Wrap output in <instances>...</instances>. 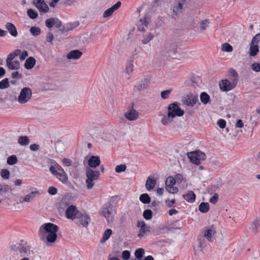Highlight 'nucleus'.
Instances as JSON below:
<instances>
[{"instance_id":"1","label":"nucleus","mask_w":260,"mask_h":260,"mask_svg":"<svg viewBox=\"0 0 260 260\" xmlns=\"http://www.w3.org/2000/svg\"><path fill=\"white\" fill-rule=\"evenodd\" d=\"M58 230L59 228L57 225L51 222L46 223L40 227L39 235L42 240L45 237V234L47 233L46 237L47 242L53 243L57 239V233Z\"/></svg>"},{"instance_id":"2","label":"nucleus","mask_w":260,"mask_h":260,"mask_svg":"<svg viewBox=\"0 0 260 260\" xmlns=\"http://www.w3.org/2000/svg\"><path fill=\"white\" fill-rule=\"evenodd\" d=\"M52 165L49 167V170L57 179L63 184L67 183L68 177L63 168L54 160H51Z\"/></svg>"},{"instance_id":"3","label":"nucleus","mask_w":260,"mask_h":260,"mask_svg":"<svg viewBox=\"0 0 260 260\" xmlns=\"http://www.w3.org/2000/svg\"><path fill=\"white\" fill-rule=\"evenodd\" d=\"M187 156L191 163L197 166L201 164V161L206 159L205 153L199 150L187 152Z\"/></svg>"},{"instance_id":"4","label":"nucleus","mask_w":260,"mask_h":260,"mask_svg":"<svg viewBox=\"0 0 260 260\" xmlns=\"http://www.w3.org/2000/svg\"><path fill=\"white\" fill-rule=\"evenodd\" d=\"M100 173L98 171H94L90 168H86V176L87 179L86 183L88 189H91L94 185V181L97 180L100 176Z\"/></svg>"},{"instance_id":"5","label":"nucleus","mask_w":260,"mask_h":260,"mask_svg":"<svg viewBox=\"0 0 260 260\" xmlns=\"http://www.w3.org/2000/svg\"><path fill=\"white\" fill-rule=\"evenodd\" d=\"M116 212L115 207L111 203H108L103 206L101 214L109 222L112 220Z\"/></svg>"},{"instance_id":"6","label":"nucleus","mask_w":260,"mask_h":260,"mask_svg":"<svg viewBox=\"0 0 260 260\" xmlns=\"http://www.w3.org/2000/svg\"><path fill=\"white\" fill-rule=\"evenodd\" d=\"M168 113L169 116L171 117V118H174L175 117H180L183 115L184 111L181 109L177 103H173L170 104L168 107Z\"/></svg>"},{"instance_id":"7","label":"nucleus","mask_w":260,"mask_h":260,"mask_svg":"<svg viewBox=\"0 0 260 260\" xmlns=\"http://www.w3.org/2000/svg\"><path fill=\"white\" fill-rule=\"evenodd\" d=\"M32 96V91L29 87H25L23 88L18 96L17 101L21 104L26 103Z\"/></svg>"},{"instance_id":"8","label":"nucleus","mask_w":260,"mask_h":260,"mask_svg":"<svg viewBox=\"0 0 260 260\" xmlns=\"http://www.w3.org/2000/svg\"><path fill=\"white\" fill-rule=\"evenodd\" d=\"M237 84L235 80L230 81L228 79H223L219 82V86L222 91L227 92L234 89Z\"/></svg>"},{"instance_id":"9","label":"nucleus","mask_w":260,"mask_h":260,"mask_svg":"<svg viewBox=\"0 0 260 260\" xmlns=\"http://www.w3.org/2000/svg\"><path fill=\"white\" fill-rule=\"evenodd\" d=\"M19 252L21 254V256L26 255L28 257H30V255L33 254V251L30 250V246L26 242L23 240L21 241V243L20 244Z\"/></svg>"},{"instance_id":"10","label":"nucleus","mask_w":260,"mask_h":260,"mask_svg":"<svg viewBox=\"0 0 260 260\" xmlns=\"http://www.w3.org/2000/svg\"><path fill=\"white\" fill-rule=\"evenodd\" d=\"M79 214H80V213L74 205L68 207L66 212V217L68 219H76L79 217Z\"/></svg>"},{"instance_id":"11","label":"nucleus","mask_w":260,"mask_h":260,"mask_svg":"<svg viewBox=\"0 0 260 260\" xmlns=\"http://www.w3.org/2000/svg\"><path fill=\"white\" fill-rule=\"evenodd\" d=\"M150 77H147L140 80L135 85L136 89L140 91L146 89L150 84Z\"/></svg>"},{"instance_id":"12","label":"nucleus","mask_w":260,"mask_h":260,"mask_svg":"<svg viewBox=\"0 0 260 260\" xmlns=\"http://www.w3.org/2000/svg\"><path fill=\"white\" fill-rule=\"evenodd\" d=\"M198 101V96L196 94H189L186 95L184 103L188 106L193 107Z\"/></svg>"},{"instance_id":"13","label":"nucleus","mask_w":260,"mask_h":260,"mask_svg":"<svg viewBox=\"0 0 260 260\" xmlns=\"http://www.w3.org/2000/svg\"><path fill=\"white\" fill-rule=\"evenodd\" d=\"M34 4L40 12L46 13L49 10V8L44 0H34Z\"/></svg>"},{"instance_id":"14","label":"nucleus","mask_w":260,"mask_h":260,"mask_svg":"<svg viewBox=\"0 0 260 260\" xmlns=\"http://www.w3.org/2000/svg\"><path fill=\"white\" fill-rule=\"evenodd\" d=\"M121 6V2L120 1L117 2L115 4L112 6L110 8L106 10L103 13V17L107 18L114 13V11L117 10Z\"/></svg>"},{"instance_id":"15","label":"nucleus","mask_w":260,"mask_h":260,"mask_svg":"<svg viewBox=\"0 0 260 260\" xmlns=\"http://www.w3.org/2000/svg\"><path fill=\"white\" fill-rule=\"evenodd\" d=\"M215 233V229L213 226L206 228L203 233L204 237L210 242L212 241V236H214Z\"/></svg>"},{"instance_id":"16","label":"nucleus","mask_w":260,"mask_h":260,"mask_svg":"<svg viewBox=\"0 0 260 260\" xmlns=\"http://www.w3.org/2000/svg\"><path fill=\"white\" fill-rule=\"evenodd\" d=\"M124 116L129 121H134L138 118L139 115L138 112L132 108L130 110L125 113Z\"/></svg>"},{"instance_id":"17","label":"nucleus","mask_w":260,"mask_h":260,"mask_svg":"<svg viewBox=\"0 0 260 260\" xmlns=\"http://www.w3.org/2000/svg\"><path fill=\"white\" fill-rule=\"evenodd\" d=\"M183 199L187 202L193 203L194 202L196 196L192 190H188L182 195Z\"/></svg>"},{"instance_id":"18","label":"nucleus","mask_w":260,"mask_h":260,"mask_svg":"<svg viewBox=\"0 0 260 260\" xmlns=\"http://www.w3.org/2000/svg\"><path fill=\"white\" fill-rule=\"evenodd\" d=\"M82 55V52L79 50H73L70 51L67 55L69 59H78Z\"/></svg>"},{"instance_id":"19","label":"nucleus","mask_w":260,"mask_h":260,"mask_svg":"<svg viewBox=\"0 0 260 260\" xmlns=\"http://www.w3.org/2000/svg\"><path fill=\"white\" fill-rule=\"evenodd\" d=\"M101 160L98 156H91L88 159V165L91 168H95L100 165Z\"/></svg>"},{"instance_id":"20","label":"nucleus","mask_w":260,"mask_h":260,"mask_svg":"<svg viewBox=\"0 0 260 260\" xmlns=\"http://www.w3.org/2000/svg\"><path fill=\"white\" fill-rule=\"evenodd\" d=\"M6 28L7 29L10 34L14 37H16L18 35V32L15 26L11 22H7L5 25Z\"/></svg>"},{"instance_id":"21","label":"nucleus","mask_w":260,"mask_h":260,"mask_svg":"<svg viewBox=\"0 0 260 260\" xmlns=\"http://www.w3.org/2000/svg\"><path fill=\"white\" fill-rule=\"evenodd\" d=\"M260 228V216L257 217L254 220L250 227V230L252 232L256 234L258 232L259 229Z\"/></svg>"},{"instance_id":"22","label":"nucleus","mask_w":260,"mask_h":260,"mask_svg":"<svg viewBox=\"0 0 260 260\" xmlns=\"http://www.w3.org/2000/svg\"><path fill=\"white\" fill-rule=\"evenodd\" d=\"M156 184V179L154 178L148 177L146 181L145 186L146 189L150 191L154 188Z\"/></svg>"},{"instance_id":"23","label":"nucleus","mask_w":260,"mask_h":260,"mask_svg":"<svg viewBox=\"0 0 260 260\" xmlns=\"http://www.w3.org/2000/svg\"><path fill=\"white\" fill-rule=\"evenodd\" d=\"M39 194L40 192L38 190L31 191L23 197V202L27 203L30 202L35 199L36 196Z\"/></svg>"},{"instance_id":"24","label":"nucleus","mask_w":260,"mask_h":260,"mask_svg":"<svg viewBox=\"0 0 260 260\" xmlns=\"http://www.w3.org/2000/svg\"><path fill=\"white\" fill-rule=\"evenodd\" d=\"M77 218H79L80 223L85 227L88 225L90 220V217L86 214H79V217Z\"/></svg>"},{"instance_id":"25","label":"nucleus","mask_w":260,"mask_h":260,"mask_svg":"<svg viewBox=\"0 0 260 260\" xmlns=\"http://www.w3.org/2000/svg\"><path fill=\"white\" fill-rule=\"evenodd\" d=\"M183 9V4L181 2H179L177 5L174 6L173 12V13L172 14V16L173 18L176 19V17L181 12Z\"/></svg>"},{"instance_id":"26","label":"nucleus","mask_w":260,"mask_h":260,"mask_svg":"<svg viewBox=\"0 0 260 260\" xmlns=\"http://www.w3.org/2000/svg\"><path fill=\"white\" fill-rule=\"evenodd\" d=\"M35 63L36 59L32 57H29L25 60L24 67L27 70H30L34 68Z\"/></svg>"},{"instance_id":"27","label":"nucleus","mask_w":260,"mask_h":260,"mask_svg":"<svg viewBox=\"0 0 260 260\" xmlns=\"http://www.w3.org/2000/svg\"><path fill=\"white\" fill-rule=\"evenodd\" d=\"M6 64L8 69L11 70H18L20 67V63L18 60L11 61L6 63Z\"/></svg>"},{"instance_id":"28","label":"nucleus","mask_w":260,"mask_h":260,"mask_svg":"<svg viewBox=\"0 0 260 260\" xmlns=\"http://www.w3.org/2000/svg\"><path fill=\"white\" fill-rule=\"evenodd\" d=\"M112 234V231L108 229L106 230L103 235V237L100 240L101 243H104L107 240H108Z\"/></svg>"},{"instance_id":"29","label":"nucleus","mask_w":260,"mask_h":260,"mask_svg":"<svg viewBox=\"0 0 260 260\" xmlns=\"http://www.w3.org/2000/svg\"><path fill=\"white\" fill-rule=\"evenodd\" d=\"M259 51L258 45L250 43L249 48V55L251 56H255Z\"/></svg>"},{"instance_id":"30","label":"nucleus","mask_w":260,"mask_h":260,"mask_svg":"<svg viewBox=\"0 0 260 260\" xmlns=\"http://www.w3.org/2000/svg\"><path fill=\"white\" fill-rule=\"evenodd\" d=\"M29 142V140L27 136H22L19 137V138H18V143L21 146H26V145H28Z\"/></svg>"},{"instance_id":"31","label":"nucleus","mask_w":260,"mask_h":260,"mask_svg":"<svg viewBox=\"0 0 260 260\" xmlns=\"http://www.w3.org/2000/svg\"><path fill=\"white\" fill-rule=\"evenodd\" d=\"M199 210L202 213H207L209 210V204L207 202L201 203L199 206Z\"/></svg>"},{"instance_id":"32","label":"nucleus","mask_w":260,"mask_h":260,"mask_svg":"<svg viewBox=\"0 0 260 260\" xmlns=\"http://www.w3.org/2000/svg\"><path fill=\"white\" fill-rule=\"evenodd\" d=\"M147 21L146 19H141L140 20V22L138 24V29L140 31H144L145 30L146 27H147Z\"/></svg>"},{"instance_id":"33","label":"nucleus","mask_w":260,"mask_h":260,"mask_svg":"<svg viewBox=\"0 0 260 260\" xmlns=\"http://www.w3.org/2000/svg\"><path fill=\"white\" fill-rule=\"evenodd\" d=\"M200 100L201 102L206 105L210 101V96L205 92H202L200 94Z\"/></svg>"},{"instance_id":"34","label":"nucleus","mask_w":260,"mask_h":260,"mask_svg":"<svg viewBox=\"0 0 260 260\" xmlns=\"http://www.w3.org/2000/svg\"><path fill=\"white\" fill-rule=\"evenodd\" d=\"M139 200L143 204H148L150 203L151 201L150 197L146 193L141 194Z\"/></svg>"},{"instance_id":"35","label":"nucleus","mask_w":260,"mask_h":260,"mask_svg":"<svg viewBox=\"0 0 260 260\" xmlns=\"http://www.w3.org/2000/svg\"><path fill=\"white\" fill-rule=\"evenodd\" d=\"M18 159L16 155H12L7 158V162L9 165H14L17 164Z\"/></svg>"},{"instance_id":"36","label":"nucleus","mask_w":260,"mask_h":260,"mask_svg":"<svg viewBox=\"0 0 260 260\" xmlns=\"http://www.w3.org/2000/svg\"><path fill=\"white\" fill-rule=\"evenodd\" d=\"M229 75L233 77L232 80H235L237 82H238V74L234 69L231 68L229 70Z\"/></svg>"},{"instance_id":"37","label":"nucleus","mask_w":260,"mask_h":260,"mask_svg":"<svg viewBox=\"0 0 260 260\" xmlns=\"http://www.w3.org/2000/svg\"><path fill=\"white\" fill-rule=\"evenodd\" d=\"M30 32L31 34L35 36H38L41 34V29L39 27L32 26L30 28Z\"/></svg>"},{"instance_id":"38","label":"nucleus","mask_w":260,"mask_h":260,"mask_svg":"<svg viewBox=\"0 0 260 260\" xmlns=\"http://www.w3.org/2000/svg\"><path fill=\"white\" fill-rule=\"evenodd\" d=\"M150 231V226H147L145 228H140L139 230L138 237L140 238L143 237L144 235Z\"/></svg>"},{"instance_id":"39","label":"nucleus","mask_w":260,"mask_h":260,"mask_svg":"<svg viewBox=\"0 0 260 260\" xmlns=\"http://www.w3.org/2000/svg\"><path fill=\"white\" fill-rule=\"evenodd\" d=\"M10 86L8 78H5L0 81V89H4L9 87Z\"/></svg>"},{"instance_id":"40","label":"nucleus","mask_w":260,"mask_h":260,"mask_svg":"<svg viewBox=\"0 0 260 260\" xmlns=\"http://www.w3.org/2000/svg\"><path fill=\"white\" fill-rule=\"evenodd\" d=\"M144 252V250L143 248L137 249L135 252L136 257L139 260H141Z\"/></svg>"},{"instance_id":"41","label":"nucleus","mask_w":260,"mask_h":260,"mask_svg":"<svg viewBox=\"0 0 260 260\" xmlns=\"http://www.w3.org/2000/svg\"><path fill=\"white\" fill-rule=\"evenodd\" d=\"M27 14L28 17L32 19H36L38 16L37 12L31 9H29L27 10Z\"/></svg>"},{"instance_id":"42","label":"nucleus","mask_w":260,"mask_h":260,"mask_svg":"<svg viewBox=\"0 0 260 260\" xmlns=\"http://www.w3.org/2000/svg\"><path fill=\"white\" fill-rule=\"evenodd\" d=\"M134 70L133 61H131L128 64L126 67L125 71L126 73L131 76Z\"/></svg>"},{"instance_id":"43","label":"nucleus","mask_w":260,"mask_h":260,"mask_svg":"<svg viewBox=\"0 0 260 260\" xmlns=\"http://www.w3.org/2000/svg\"><path fill=\"white\" fill-rule=\"evenodd\" d=\"M143 217L146 220H150L152 216V212L151 210L146 209L143 212Z\"/></svg>"},{"instance_id":"44","label":"nucleus","mask_w":260,"mask_h":260,"mask_svg":"<svg viewBox=\"0 0 260 260\" xmlns=\"http://www.w3.org/2000/svg\"><path fill=\"white\" fill-rule=\"evenodd\" d=\"M175 183V179L171 176L168 177L165 182L166 186H174Z\"/></svg>"},{"instance_id":"45","label":"nucleus","mask_w":260,"mask_h":260,"mask_svg":"<svg viewBox=\"0 0 260 260\" xmlns=\"http://www.w3.org/2000/svg\"><path fill=\"white\" fill-rule=\"evenodd\" d=\"M171 117L169 116V114L167 115H164L161 120V123L162 125H166L168 124L171 122Z\"/></svg>"},{"instance_id":"46","label":"nucleus","mask_w":260,"mask_h":260,"mask_svg":"<svg viewBox=\"0 0 260 260\" xmlns=\"http://www.w3.org/2000/svg\"><path fill=\"white\" fill-rule=\"evenodd\" d=\"M0 174L2 178L4 179H8L10 177V172L7 169H2Z\"/></svg>"},{"instance_id":"47","label":"nucleus","mask_w":260,"mask_h":260,"mask_svg":"<svg viewBox=\"0 0 260 260\" xmlns=\"http://www.w3.org/2000/svg\"><path fill=\"white\" fill-rule=\"evenodd\" d=\"M172 91V90L171 89H170L161 91L160 93L161 98L164 100L168 99Z\"/></svg>"},{"instance_id":"48","label":"nucleus","mask_w":260,"mask_h":260,"mask_svg":"<svg viewBox=\"0 0 260 260\" xmlns=\"http://www.w3.org/2000/svg\"><path fill=\"white\" fill-rule=\"evenodd\" d=\"M126 169V166L125 164H120L119 165H117L115 167V172L117 173H121L125 171Z\"/></svg>"},{"instance_id":"49","label":"nucleus","mask_w":260,"mask_h":260,"mask_svg":"<svg viewBox=\"0 0 260 260\" xmlns=\"http://www.w3.org/2000/svg\"><path fill=\"white\" fill-rule=\"evenodd\" d=\"M166 190L171 193H176L178 191V188L174 186H166Z\"/></svg>"},{"instance_id":"50","label":"nucleus","mask_w":260,"mask_h":260,"mask_svg":"<svg viewBox=\"0 0 260 260\" xmlns=\"http://www.w3.org/2000/svg\"><path fill=\"white\" fill-rule=\"evenodd\" d=\"M153 37L154 35L151 33H149L148 35L146 36L145 38H144V39L142 40V43L143 44H146L151 40H152Z\"/></svg>"},{"instance_id":"51","label":"nucleus","mask_w":260,"mask_h":260,"mask_svg":"<svg viewBox=\"0 0 260 260\" xmlns=\"http://www.w3.org/2000/svg\"><path fill=\"white\" fill-rule=\"evenodd\" d=\"M222 50L225 52H231L233 50V47L229 44L225 43L222 45Z\"/></svg>"},{"instance_id":"52","label":"nucleus","mask_w":260,"mask_h":260,"mask_svg":"<svg viewBox=\"0 0 260 260\" xmlns=\"http://www.w3.org/2000/svg\"><path fill=\"white\" fill-rule=\"evenodd\" d=\"M10 190V187L8 185L0 184V194L6 193Z\"/></svg>"},{"instance_id":"53","label":"nucleus","mask_w":260,"mask_h":260,"mask_svg":"<svg viewBox=\"0 0 260 260\" xmlns=\"http://www.w3.org/2000/svg\"><path fill=\"white\" fill-rule=\"evenodd\" d=\"M54 18H51L46 20L45 24L46 26L49 29H51L54 26Z\"/></svg>"},{"instance_id":"54","label":"nucleus","mask_w":260,"mask_h":260,"mask_svg":"<svg viewBox=\"0 0 260 260\" xmlns=\"http://www.w3.org/2000/svg\"><path fill=\"white\" fill-rule=\"evenodd\" d=\"M260 42V33L256 34L252 38L251 43L258 45L259 42Z\"/></svg>"},{"instance_id":"55","label":"nucleus","mask_w":260,"mask_h":260,"mask_svg":"<svg viewBox=\"0 0 260 260\" xmlns=\"http://www.w3.org/2000/svg\"><path fill=\"white\" fill-rule=\"evenodd\" d=\"M131 256V252L129 250H124L122 252V258L123 260H128Z\"/></svg>"},{"instance_id":"56","label":"nucleus","mask_w":260,"mask_h":260,"mask_svg":"<svg viewBox=\"0 0 260 260\" xmlns=\"http://www.w3.org/2000/svg\"><path fill=\"white\" fill-rule=\"evenodd\" d=\"M210 22L208 19H205L202 21L201 23V29L202 30H205L208 26Z\"/></svg>"},{"instance_id":"57","label":"nucleus","mask_w":260,"mask_h":260,"mask_svg":"<svg viewBox=\"0 0 260 260\" xmlns=\"http://www.w3.org/2000/svg\"><path fill=\"white\" fill-rule=\"evenodd\" d=\"M251 69L255 72H260V63L254 62L251 66Z\"/></svg>"},{"instance_id":"58","label":"nucleus","mask_w":260,"mask_h":260,"mask_svg":"<svg viewBox=\"0 0 260 260\" xmlns=\"http://www.w3.org/2000/svg\"><path fill=\"white\" fill-rule=\"evenodd\" d=\"M173 178L175 179V183L178 184L181 183L183 179L182 175L180 174H176Z\"/></svg>"},{"instance_id":"59","label":"nucleus","mask_w":260,"mask_h":260,"mask_svg":"<svg viewBox=\"0 0 260 260\" xmlns=\"http://www.w3.org/2000/svg\"><path fill=\"white\" fill-rule=\"evenodd\" d=\"M226 121L223 119H219L218 120L217 124L221 128H223L226 126Z\"/></svg>"},{"instance_id":"60","label":"nucleus","mask_w":260,"mask_h":260,"mask_svg":"<svg viewBox=\"0 0 260 260\" xmlns=\"http://www.w3.org/2000/svg\"><path fill=\"white\" fill-rule=\"evenodd\" d=\"M57 189L53 186H50L48 189V192L51 195H55L57 193Z\"/></svg>"},{"instance_id":"61","label":"nucleus","mask_w":260,"mask_h":260,"mask_svg":"<svg viewBox=\"0 0 260 260\" xmlns=\"http://www.w3.org/2000/svg\"><path fill=\"white\" fill-rule=\"evenodd\" d=\"M218 199V194L217 193H214V195L210 198L209 201L211 203L215 204L217 203Z\"/></svg>"},{"instance_id":"62","label":"nucleus","mask_w":260,"mask_h":260,"mask_svg":"<svg viewBox=\"0 0 260 260\" xmlns=\"http://www.w3.org/2000/svg\"><path fill=\"white\" fill-rule=\"evenodd\" d=\"M54 26L57 28H59L61 25V22L57 18H54Z\"/></svg>"},{"instance_id":"63","label":"nucleus","mask_w":260,"mask_h":260,"mask_svg":"<svg viewBox=\"0 0 260 260\" xmlns=\"http://www.w3.org/2000/svg\"><path fill=\"white\" fill-rule=\"evenodd\" d=\"M62 162L63 165L66 167L70 166L72 165V161L69 158H63L62 160Z\"/></svg>"},{"instance_id":"64","label":"nucleus","mask_w":260,"mask_h":260,"mask_svg":"<svg viewBox=\"0 0 260 260\" xmlns=\"http://www.w3.org/2000/svg\"><path fill=\"white\" fill-rule=\"evenodd\" d=\"M29 148L30 150L36 151L39 149L40 146L37 144H32L30 145Z\"/></svg>"}]
</instances>
